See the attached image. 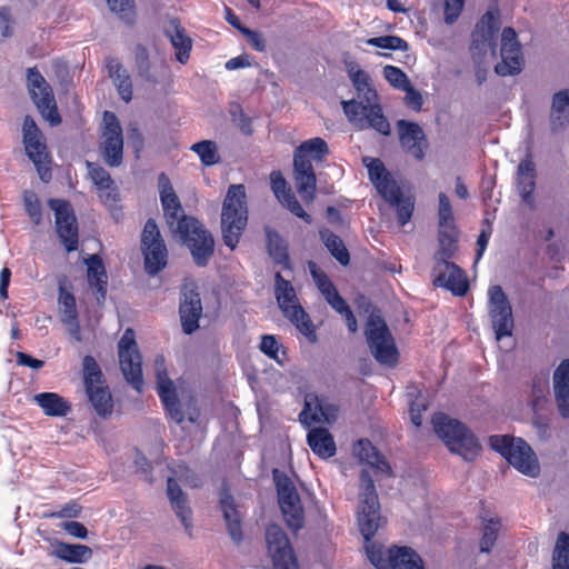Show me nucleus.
<instances>
[{
  "mask_svg": "<svg viewBox=\"0 0 569 569\" xmlns=\"http://www.w3.org/2000/svg\"><path fill=\"white\" fill-rule=\"evenodd\" d=\"M309 270L317 288L325 299L338 291L327 274L322 272L315 262H309Z\"/></svg>",
  "mask_w": 569,
  "mask_h": 569,
  "instance_id": "57",
  "label": "nucleus"
},
{
  "mask_svg": "<svg viewBox=\"0 0 569 569\" xmlns=\"http://www.w3.org/2000/svg\"><path fill=\"white\" fill-rule=\"evenodd\" d=\"M548 379H535L531 386L530 406L535 413L543 409L546 402V395L548 391Z\"/></svg>",
  "mask_w": 569,
  "mask_h": 569,
  "instance_id": "55",
  "label": "nucleus"
},
{
  "mask_svg": "<svg viewBox=\"0 0 569 569\" xmlns=\"http://www.w3.org/2000/svg\"><path fill=\"white\" fill-rule=\"evenodd\" d=\"M83 380L87 395L96 412L106 417L112 411V399L109 388L104 386L103 375L91 356L83 358Z\"/></svg>",
  "mask_w": 569,
  "mask_h": 569,
  "instance_id": "9",
  "label": "nucleus"
},
{
  "mask_svg": "<svg viewBox=\"0 0 569 569\" xmlns=\"http://www.w3.org/2000/svg\"><path fill=\"white\" fill-rule=\"evenodd\" d=\"M101 153L106 163L110 167H118L122 162L123 137L122 128L114 113L103 112Z\"/></svg>",
  "mask_w": 569,
  "mask_h": 569,
  "instance_id": "14",
  "label": "nucleus"
},
{
  "mask_svg": "<svg viewBox=\"0 0 569 569\" xmlns=\"http://www.w3.org/2000/svg\"><path fill=\"white\" fill-rule=\"evenodd\" d=\"M383 76L397 89L403 90L410 84L407 74L398 67L386 66L383 68Z\"/></svg>",
  "mask_w": 569,
  "mask_h": 569,
  "instance_id": "60",
  "label": "nucleus"
},
{
  "mask_svg": "<svg viewBox=\"0 0 569 569\" xmlns=\"http://www.w3.org/2000/svg\"><path fill=\"white\" fill-rule=\"evenodd\" d=\"M167 493L172 509L176 511V515L180 518L182 525L188 530L191 527V523L190 509L188 507L187 497L176 480L172 478L168 479Z\"/></svg>",
  "mask_w": 569,
  "mask_h": 569,
  "instance_id": "38",
  "label": "nucleus"
},
{
  "mask_svg": "<svg viewBox=\"0 0 569 569\" xmlns=\"http://www.w3.org/2000/svg\"><path fill=\"white\" fill-rule=\"evenodd\" d=\"M373 128L381 134L390 133V124L382 113L381 107L376 102L369 103L366 116V128Z\"/></svg>",
  "mask_w": 569,
  "mask_h": 569,
  "instance_id": "50",
  "label": "nucleus"
},
{
  "mask_svg": "<svg viewBox=\"0 0 569 569\" xmlns=\"http://www.w3.org/2000/svg\"><path fill=\"white\" fill-rule=\"evenodd\" d=\"M63 530H66L70 536L79 539H86L88 536L87 528L78 521H67L61 525Z\"/></svg>",
  "mask_w": 569,
  "mask_h": 569,
  "instance_id": "64",
  "label": "nucleus"
},
{
  "mask_svg": "<svg viewBox=\"0 0 569 569\" xmlns=\"http://www.w3.org/2000/svg\"><path fill=\"white\" fill-rule=\"evenodd\" d=\"M88 173L92 182L99 189V198L107 207H112L119 200V194L113 181L106 169L93 162L87 161Z\"/></svg>",
  "mask_w": 569,
  "mask_h": 569,
  "instance_id": "30",
  "label": "nucleus"
},
{
  "mask_svg": "<svg viewBox=\"0 0 569 569\" xmlns=\"http://www.w3.org/2000/svg\"><path fill=\"white\" fill-rule=\"evenodd\" d=\"M361 491L358 523L360 532L367 542L375 536L380 527L379 501L376 487L369 472L363 469L360 475Z\"/></svg>",
  "mask_w": 569,
  "mask_h": 569,
  "instance_id": "6",
  "label": "nucleus"
},
{
  "mask_svg": "<svg viewBox=\"0 0 569 569\" xmlns=\"http://www.w3.org/2000/svg\"><path fill=\"white\" fill-rule=\"evenodd\" d=\"M328 153V144L321 138H312L301 143L295 157H301L303 160H310L308 156H312L315 160H321Z\"/></svg>",
  "mask_w": 569,
  "mask_h": 569,
  "instance_id": "48",
  "label": "nucleus"
},
{
  "mask_svg": "<svg viewBox=\"0 0 569 569\" xmlns=\"http://www.w3.org/2000/svg\"><path fill=\"white\" fill-rule=\"evenodd\" d=\"M342 108L350 122H352L359 129L366 128V116L369 108L368 102H366L363 99H361V101H342Z\"/></svg>",
  "mask_w": 569,
  "mask_h": 569,
  "instance_id": "47",
  "label": "nucleus"
},
{
  "mask_svg": "<svg viewBox=\"0 0 569 569\" xmlns=\"http://www.w3.org/2000/svg\"><path fill=\"white\" fill-rule=\"evenodd\" d=\"M267 244L269 253L276 262L283 263L288 260L287 247L276 231L267 230Z\"/></svg>",
  "mask_w": 569,
  "mask_h": 569,
  "instance_id": "54",
  "label": "nucleus"
},
{
  "mask_svg": "<svg viewBox=\"0 0 569 569\" xmlns=\"http://www.w3.org/2000/svg\"><path fill=\"white\" fill-rule=\"evenodd\" d=\"M440 248L439 257L432 269L433 284L451 291L456 296H463L468 290V280L465 272L455 263L448 261Z\"/></svg>",
  "mask_w": 569,
  "mask_h": 569,
  "instance_id": "18",
  "label": "nucleus"
},
{
  "mask_svg": "<svg viewBox=\"0 0 569 569\" xmlns=\"http://www.w3.org/2000/svg\"><path fill=\"white\" fill-rule=\"evenodd\" d=\"M158 184L170 230L190 249L194 262L198 266H206L213 253L214 241L211 233L197 219L183 213L180 200L164 173L159 176Z\"/></svg>",
  "mask_w": 569,
  "mask_h": 569,
  "instance_id": "1",
  "label": "nucleus"
},
{
  "mask_svg": "<svg viewBox=\"0 0 569 569\" xmlns=\"http://www.w3.org/2000/svg\"><path fill=\"white\" fill-rule=\"evenodd\" d=\"M365 333L370 351L378 362L389 366L397 362L398 352L395 340L380 316L370 315Z\"/></svg>",
  "mask_w": 569,
  "mask_h": 569,
  "instance_id": "7",
  "label": "nucleus"
},
{
  "mask_svg": "<svg viewBox=\"0 0 569 569\" xmlns=\"http://www.w3.org/2000/svg\"><path fill=\"white\" fill-rule=\"evenodd\" d=\"M320 238L331 254L342 264L349 263L350 257L342 240L329 229L320 230Z\"/></svg>",
  "mask_w": 569,
  "mask_h": 569,
  "instance_id": "44",
  "label": "nucleus"
},
{
  "mask_svg": "<svg viewBox=\"0 0 569 569\" xmlns=\"http://www.w3.org/2000/svg\"><path fill=\"white\" fill-rule=\"evenodd\" d=\"M390 191H392V196L385 194L382 198L396 208L398 221L405 226L412 217L415 201L411 197L405 196L399 186L391 187Z\"/></svg>",
  "mask_w": 569,
  "mask_h": 569,
  "instance_id": "40",
  "label": "nucleus"
},
{
  "mask_svg": "<svg viewBox=\"0 0 569 569\" xmlns=\"http://www.w3.org/2000/svg\"><path fill=\"white\" fill-rule=\"evenodd\" d=\"M23 142L28 157L33 163H41L49 158L42 133L34 120L27 116L23 121Z\"/></svg>",
  "mask_w": 569,
  "mask_h": 569,
  "instance_id": "26",
  "label": "nucleus"
},
{
  "mask_svg": "<svg viewBox=\"0 0 569 569\" xmlns=\"http://www.w3.org/2000/svg\"><path fill=\"white\" fill-rule=\"evenodd\" d=\"M53 555L69 563H86L92 558V550L86 545L58 542L54 546Z\"/></svg>",
  "mask_w": 569,
  "mask_h": 569,
  "instance_id": "39",
  "label": "nucleus"
},
{
  "mask_svg": "<svg viewBox=\"0 0 569 569\" xmlns=\"http://www.w3.org/2000/svg\"><path fill=\"white\" fill-rule=\"evenodd\" d=\"M14 20L7 7L0 8V33L3 38H10L13 34Z\"/></svg>",
  "mask_w": 569,
  "mask_h": 569,
  "instance_id": "63",
  "label": "nucleus"
},
{
  "mask_svg": "<svg viewBox=\"0 0 569 569\" xmlns=\"http://www.w3.org/2000/svg\"><path fill=\"white\" fill-rule=\"evenodd\" d=\"M191 150L198 154L204 166H213L220 161L218 147L214 141L202 140L192 144Z\"/></svg>",
  "mask_w": 569,
  "mask_h": 569,
  "instance_id": "51",
  "label": "nucleus"
},
{
  "mask_svg": "<svg viewBox=\"0 0 569 569\" xmlns=\"http://www.w3.org/2000/svg\"><path fill=\"white\" fill-rule=\"evenodd\" d=\"M350 78L360 99H363L368 103H372L378 100V94L376 90L371 88L370 77L367 72L363 70L351 71Z\"/></svg>",
  "mask_w": 569,
  "mask_h": 569,
  "instance_id": "45",
  "label": "nucleus"
},
{
  "mask_svg": "<svg viewBox=\"0 0 569 569\" xmlns=\"http://www.w3.org/2000/svg\"><path fill=\"white\" fill-rule=\"evenodd\" d=\"M366 42L369 46L389 50H407L408 48L407 42L397 36H382L370 38Z\"/></svg>",
  "mask_w": 569,
  "mask_h": 569,
  "instance_id": "58",
  "label": "nucleus"
},
{
  "mask_svg": "<svg viewBox=\"0 0 569 569\" xmlns=\"http://www.w3.org/2000/svg\"><path fill=\"white\" fill-rule=\"evenodd\" d=\"M33 400L47 416L63 417L70 411L69 403L54 392L38 393Z\"/></svg>",
  "mask_w": 569,
  "mask_h": 569,
  "instance_id": "42",
  "label": "nucleus"
},
{
  "mask_svg": "<svg viewBox=\"0 0 569 569\" xmlns=\"http://www.w3.org/2000/svg\"><path fill=\"white\" fill-rule=\"evenodd\" d=\"M220 505L224 520L227 522L228 531L233 541L239 542L242 539L240 516L233 505V500L229 495H222Z\"/></svg>",
  "mask_w": 569,
  "mask_h": 569,
  "instance_id": "43",
  "label": "nucleus"
},
{
  "mask_svg": "<svg viewBox=\"0 0 569 569\" xmlns=\"http://www.w3.org/2000/svg\"><path fill=\"white\" fill-rule=\"evenodd\" d=\"M266 541L274 569H299L289 540L278 525H270L267 528Z\"/></svg>",
  "mask_w": 569,
  "mask_h": 569,
  "instance_id": "17",
  "label": "nucleus"
},
{
  "mask_svg": "<svg viewBox=\"0 0 569 569\" xmlns=\"http://www.w3.org/2000/svg\"><path fill=\"white\" fill-rule=\"evenodd\" d=\"M276 299L283 316L310 341H316L313 325L299 305L295 288L279 272L276 274Z\"/></svg>",
  "mask_w": 569,
  "mask_h": 569,
  "instance_id": "5",
  "label": "nucleus"
},
{
  "mask_svg": "<svg viewBox=\"0 0 569 569\" xmlns=\"http://www.w3.org/2000/svg\"><path fill=\"white\" fill-rule=\"evenodd\" d=\"M271 189L279 200L291 213L303 219L306 222H311V217L303 210L287 182L279 171H273L270 174Z\"/></svg>",
  "mask_w": 569,
  "mask_h": 569,
  "instance_id": "28",
  "label": "nucleus"
},
{
  "mask_svg": "<svg viewBox=\"0 0 569 569\" xmlns=\"http://www.w3.org/2000/svg\"><path fill=\"white\" fill-rule=\"evenodd\" d=\"M490 447L499 452L519 472L530 478L540 473V465L532 448L521 438L512 436H491Z\"/></svg>",
  "mask_w": 569,
  "mask_h": 569,
  "instance_id": "4",
  "label": "nucleus"
},
{
  "mask_svg": "<svg viewBox=\"0 0 569 569\" xmlns=\"http://www.w3.org/2000/svg\"><path fill=\"white\" fill-rule=\"evenodd\" d=\"M273 478L278 491L279 506L284 520L293 530L303 526V507L297 488L292 480L283 472L273 471Z\"/></svg>",
  "mask_w": 569,
  "mask_h": 569,
  "instance_id": "10",
  "label": "nucleus"
},
{
  "mask_svg": "<svg viewBox=\"0 0 569 569\" xmlns=\"http://www.w3.org/2000/svg\"><path fill=\"white\" fill-rule=\"evenodd\" d=\"M489 316L496 339L510 337L513 329L511 306L500 286L489 289Z\"/></svg>",
  "mask_w": 569,
  "mask_h": 569,
  "instance_id": "15",
  "label": "nucleus"
},
{
  "mask_svg": "<svg viewBox=\"0 0 569 569\" xmlns=\"http://www.w3.org/2000/svg\"><path fill=\"white\" fill-rule=\"evenodd\" d=\"M23 202L26 211L34 224H40L42 220L41 204L38 196L32 191L23 192Z\"/></svg>",
  "mask_w": 569,
  "mask_h": 569,
  "instance_id": "59",
  "label": "nucleus"
},
{
  "mask_svg": "<svg viewBox=\"0 0 569 569\" xmlns=\"http://www.w3.org/2000/svg\"><path fill=\"white\" fill-rule=\"evenodd\" d=\"M366 550L377 569H425L420 556L409 547H392L385 552L382 547L368 543Z\"/></svg>",
  "mask_w": 569,
  "mask_h": 569,
  "instance_id": "8",
  "label": "nucleus"
},
{
  "mask_svg": "<svg viewBox=\"0 0 569 569\" xmlns=\"http://www.w3.org/2000/svg\"><path fill=\"white\" fill-rule=\"evenodd\" d=\"M353 453L360 462L382 473L390 475L391 468L376 447L367 439H360L353 446Z\"/></svg>",
  "mask_w": 569,
  "mask_h": 569,
  "instance_id": "34",
  "label": "nucleus"
},
{
  "mask_svg": "<svg viewBox=\"0 0 569 569\" xmlns=\"http://www.w3.org/2000/svg\"><path fill=\"white\" fill-rule=\"evenodd\" d=\"M296 188L305 201H312L316 194V174L310 160H303L300 156L293 158Z\"/></svg>",
  "mask_w": 569,
  "mask_h": 569,
  "instance_id": "27",
  "label": "nucleus"
},
{
  "mask_svg": "<svg viewBox=\"0 0 569 569\" xmlns=\"http://www.w3.org/2000/svg\"><path fill=\"white\" fill-rule=\"evenodd\" d=\"M532 427L540 441L546 442L550 440L552 431L547 417L541 416L539 412L535 413L532 418Z\"/></svg>",
  "mask_w": 569,
  "mask_h": 569,
  "instance_id": "61",
  "label": "nucleus"
},
{
  "mask_svg": "<svg viewBox=\"0 0 569 569\" xmlns=\"http://www.w3.org/2000/svg\"><path fill=\"white\" fill-rule=\"evenodd\" d=\"M362 161L366 168L368 169V174L371 182L373 183L380 196H392V191H390L391 187H397L398 184L390 177L382 161L380 159L371 157H365Z\"/></svg>",
  "mask_w": 569,
  "mask_h": 569,
  "instance_id": "33",
  "label": "nucleus"
},
{
  "mask_svg": "<svg viewBox=\"0 0 569 569\" xmlns=\"http://www.w3.org/2000/svg\"><path fill=\"white\" fill-rule=\"evenodd\" d=\"M438 217L440 248L446 258H451L456 250L458 231L449 198L442 192L439 194Z\"/></svg>",
  "mask_w": 569,
  "mask_h": 569,
  "instance_id": "23",
  "label": "nucleus"
},
{
  "mask_svg": "<svg viewBox=\"0 0 569 569\" xmlns=\"http://www.w3.org/2000/svg\"><path fill=\"white\" fill-rule=\"evenodd\" d=\"M551 119L555 127H561L569 120V90L555 94Z\"/></svg>",
  "mask_w": 569,
  "mask_h": 569,
  "instance_id": "46",
  "label": "nucleus"
},
{
  "mask_svg": "<svg viewBox=\"0 0 569 569\" xmlns=\"http://www.w3.org/2000/svg\"><path fill=\"white\" fill-rule=\"evenodd\" d=\"M58 302L61 312V321L68 326L69 332L77 336V339H79L78 335L80 327L78 322V311L74 296L67 291L64 288L60 287Z\"/></svg>",
  "mask_w": 569,
  "mask_h": 569,
  "instance_id": "37",
  "label": "nucleus"
},
{
  "mask_svg": "<svg viewBox=\"0 0 569 569\" xmlns=\"http://www.w3.org/2000/svg\"><path fill=\"white\" fill-rule=\"evenodd\" d=\"M109 9L128 24L134 22L136 9L133 0H106Z\"/></svg>",
  "mask_w": 569,
  "mask_h": 569,
  "instance_id": "53",
  "label": "nucleus"
},
{
  "mask_svg": "<svg viewBox=\"0 0 569 569\" xmlns=\"http://www.w3.org/2000/svg\"><path fill=\"white\" fill-rule=\"evenodd\" d=\"M536 187V169L532 160L527 157L523 159L517 170V188L523 202L530 210L536 209L533 190Z\"/></svg>",
  "mask_w": 569,
  "mask_h": 569,
  "instance_id": "31",
  "label": "nucleus"
},
{
  "mask_svg": "<svg viewBox=\"0 0 569 569\" xmlns=\"http://www.w3.org/2000/svg\"><path fill=\"white\" fill-rule=\"evenodd\" d=\"M432 425L437 436L452 453L469 462L479 456L481 446L477 437L463 423L443 413H437L432 418Z\"/></svg>",
  "mask_w": 569,
  "mask_h": 569,
  "instance_id": "3",
  "label": "nucleus"
},
{
  "mask_svg": "<svg viewBox=\"0 0 569 569\" xmlns=\"http://www.w3.org/2000/svg\"><path fill=\"white\" fill-rule=\"evenodd\" d=\"M164 33L176 50L177 60L182 64L187 63L192 49V40L186 29L177 19H170L164 26Z\"/></svg>",
  "mask_w": 569,
  "mask_h": 569,
  "instance_id": "32",
  "label": "nucleus"
},
{
  "mask_svg": "<svg viewBox=\"0 0 569 569\" xmlns=\"http://www.w3.org/2000/svg\"><path fill=\"white\" fill-rule=\"evenodd\" d=\"M121 371L126 380L140 392L143 387L142 359L132 329H127L118 343Z\"/></svg>",
  "mask_w": 569,
  "mask_h": 569,
  "instance_id": "11",
  "label": "nucleus"
},
{
  "mask_svg": "<svg viewBox=\"0 0 569 569\" xmlns=\"http://www.w3.org/2000/svg\"><path fill=\"white\" fill-rule=\"evenodd\" d=\"M108 70L120 97L129 102L132 99V82L127 70L117 59H109Z\"/></svg>",
  "mask_w": 569,
  "mask_h": 569,
  "instance_id": "41",
  "label": "nucleus"
},
{
  "mask_svg": "<svg viewBox=\"0 0 569 569\" xmlns=\"http://www.w3.org/2000/svg\"><path fill=\"white\" fill-rule=\"evenodd\" d=\"M553 393L562 418L569 417V358L560 362L552 377Z\"/></svg>",
  "mask_w": 569,
  "mask_h": 569,
  "instance_id": "29",
  "label": "nucleus"
},
{
  "mask_svg": "<svg viewBox=\"0 0 569 569\" xmlns=\"http://www.w3.org/2000/svg\"><path fill=\"white\" fill-rule=\"evenodd\" d=\"M243 184H231L221 211V232L227 247L234 250L248 223V207Z\"/></svg>",
  "mask_w": 569,
  "mask_h": 569,
  "instance_id": "2",
  "label": "nucleus"
},
{
  "mask_svg": "<svg viewBox=\"0 0 569 569\" xmlns=\"http://www.w3.org/2000/svg\"><path fill=\"white\" fill-rule=\"evenodd\" d=\"M500 522L498 519L490 518L483 522L482 537L480 541L481 552H489L491 550L497 540Z\"/></svg>",
  "mask_w": 569,
  "mask_h": 569,
  "instance_id": "56",
  "label": "nucleus"
},
{
  "mask_svg": "<svg viewBox=\"0 0 569 569\" xmlns=\"http://www.w3.org/2000/svg\"><path fill=\"white\" fill-rule=\"evenodd\" d=\"M27 80L31 99L42 118L47 120L50 126H58L61 122V118L49 83L36 68L28 69Z\"/></svg>",
  "mask_w": 569,
  "mask_h": 569,
  "instance_id": "12",
  "label": "nucleus"
},
{
  "mask_svg": "<svg viewBox=\"0 0 569 569\" xmlns=\"http://www.w3.org/2000/svg\"><path fill=\"white\" fill-rule=\"evenodd\" d=\"M307 442L315 455L322 459L336 455L337 448L331 433L325 428H312L307 435Z\"/></svg>",
  "mask_w": 569,
  "mask_h": 569,
  "instance_id": "35",
  "label": "nucleus"
},
{
  "mask_svg": "<svg viewBox=\"0 0 569 569\" xmlns=\"http://www.w3.org/2000/svg\"><path fill=\"white\" fill-rule=\"evenodd\" d=\"M499 30L498 17L488 11L482 16L480 21L477 23L476 29L472 33V42L470 50L472 56L479 60V62L487 56H495V37Z\"/></svg>",
  "mask_w": 569,
  "mask_h": 569,
  "instance_id": "19",
  "label": "nucleus"
},
{
  "mask_svg": "<svg viewBox=\"0 0 569 569\" xmlns=\"http://www.w3.org/2000/svg\"><path fill=\"white\" fill-rule=\"evenodd\" d=\"M153 366L157 376L158 395L170 418L174 422L181 423L184 420V416L179 406L174 383L168 377L163 356H157Z\"/></svg>",
  "mask_w": 569,
  "mask_h": 569,
  "instance_id": "20",
  "label": "nucleus"
},
{
  "mask_svg": "<svg viewBox=\"0 0 569 569\" xmlns=\"http://www.w3.org/2000/svg\"><path fill=\"white\" fill-rule=\"evenodd\" d=\"M500 54L501 62L495 68L497 74L506 77L521 71L523 59L517 34L512 28H506L502 31Z\"/></svg>",
  "mask_w": 569,
  "mask_h": 569,
  "instance_id": "22",
  "label": "nucleus"
},
{
  "mask_svg": "<svg viewBox=\"0 0 569 569\" xmlns=\"http://www.w3.org/2000/svg\"><path fill=\"white\" fill-rule=\"evenodd\" d=\"M141 247L144 256L146 271L157 274L167 264L168 251L154 220L149 219L141 234Z\"/></svg>",
  "mask_w": 569,
  "mask_h": 569,
  "instance_id": "13",
  "label": "nucleus"
},
{
  "mask_svg": "<svg viewBox=\"0 0 569 569\" xmlns=\"http://www.w3.org/2000/svg\"><path fill=\"white\" fill-rule=\"evenodd\" d=\"M88 282L97 291V300L101 302L107 293V273L101 259L92 254L86 259Z\"/></svg>",
  "mask_w": 569,
  "mask_h": 569,
  "instance_id": "36",
  "label": "nucleus"
},
{
  "mask_svg": "<svg viewBox=\"0 0 569 569\" xmlns=\"http://www.w3.org/2000/svg\"><path fill=\"white\" fill-rule=\"evenodd\" d=\"M260 350L270 359L274 360L278 365H286L287 353L284 350L281 349V346L274 336H262L260 342Z\"/></svg>",
  "mask_w": 569,
  "mask_h": 569,
  "instance_id": "52",
  "label": "nucleus"
},
{
  "mask_svg": "<svg viewBox=\"0 0 569 569\" xmlns=\"http://www.w3.org/2000/svg\"><path fill=\"white\" fill-rule=\"evenodd\" d=\"M399 139L401 146L418 160L425 157L427 147L425 133L417 123L399 120L398 123Z\"/></svg>",
  "mask_w": 569,
  "mask_h": 569,
  "instance_id": "25",
  "label": "nucleus"
},
{
  "mask_svg": "<svg viewBox=\"0 0 569 569\" xmlns=\"http://www.w3.org/2000/svg\"><path fill=\"white\" fill-rule=\"evenodd\" d=\"M465 0H445V20L453 23L463 9Z\"/></svg>",
  "mask_w": 569,
  "mask_h": 569,
  "instance_id": "62",
  "label": "nucleus"
},
{
  "mask_svg": "<svg viewBox=\"0 0 569 569\" xmlns=\"http://www.w3.org/2000/svg\"><path fill=\"white\" fill-rule=\"evenodd\" d=\"M50 208L54 211L57 233L68 252L78 249V224L73 210L69 202L59 199L49 200Z\"/></svg>",
  "mask_w": 569,
  "mask_h": 569,
  "instance_id": "16",
  "label": "nucleus"
},
{
  "mask_svg": "<svg viewBox=\"0 0 569 569\" xmlns=\"http://www.w3.org/2000/svg\"><path fill=\"white\" fill-rule=\"evenodd\" d=\"M179 313L184 333L191 335L199 328L202 305L199 292L193 283H186L181 289Z\"/></svg>",
  "mask_w": 569,
  "mask_h": 569,
  "instance_id": "24",
  "label": "nucleus"
},
{
  "mask_svg": "<svg viewBox=\"0 0 569 569\" xmlns=\"http://www.w3.org/2000/svg\"><path fill=\"white\" fill-rule=\"evenodd\" d=\"M552 569H569V535L563 531L558 535L555 545Z\"/></svg>",
  "mask_w": 569,
  "mask_h": 569,
  "instance_id": "49",
  "label": "nucleus"
},
{
  "mask_svg": "<svg viewBox=\"0 0 569 569\" xmlns=\"http://www.w3.org/2000/svg\"><path fill=\"white\" fill-rule=\"evenodd\" d=\"M339 412L338 405L326 396L307 393L305 407L300 413V421L306 425L327 423L336 421Z\"/></svg>",
  "mask_w": 569,
  "mask_h": 569,
  "instance_id": "21",
  "label": "nucleus"
}]
</instances>
